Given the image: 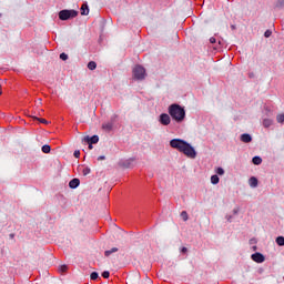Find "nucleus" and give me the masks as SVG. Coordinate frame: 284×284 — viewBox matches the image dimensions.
<instances>
[{"label":"nucleus","instance_id":"12","mask_svg":"<svg viewBox=\"0 0 284 284\" xmlns=\"http://www.w3.org/2000/svg\"><path fill=\"white\" fill-rule=\"evenodd\" d=\"M252 163H253L254 165H261V163H263V159H262L261 156H254V158L252 159Z\"/></svg>","mask_w":284,"mask_h":284},{"label":"nucleus","instance_id":"16","mask_svg":"<svg viewBox=\"0 0 284 284\" xmlns=\"http://www.w3.org/2000/svg\"><path fill=\"white\" fill-rule=\"evenodd\" d=\"M88 69H89V70H97V62L90 61V62L88 63Z\"/></svg>","mask_w":284,"mask_h":284},{"label":"nucleus","instance_id":"3","mask_svg":"<svg viewBox=\"0 0 284 284\" xmlns=\"http://www.w3.org/2000/svg\"><path fill=\"white\" fill-rule=\"evenodd\" d=\"M79 12L75 10H61L59 12V19L61 21H68V19H74V17H78Z\"/></svg>","mask_w":284,"mask_h":284},{"label":"nucleus","instance_id":"38","mask_svg":"<svg viewBox=\"0 0 284 284\" xmlns=\"http://www.w3.org/2000/svg\"><path fill=\"white\" fill-rule=\"evenodd\" d=\"M0 94H2V91H1V85H0Z\"/></svg>","mask_w":284,"mask_h":284},{"label":"nucleus","instance_id":"19","mask_svg":"<svg viewBox=\"0 0 284 284\" xmlns=\"http://www.w3.org/2000/svg\"><path fill=\"white\" fill-rule=\"evenodd\" d=\"M90 172H92V170L88 166H85L83 170H82V174L83 176H88V174H90Z\"/></svg>","mask_w":284,"mask_h":284},{"label":"nucleus","instance_id":"4","mask_svg":"<svg viewBox=\"0 0 284 284\" xmlns=\"http://www.w3.org/2000/svg\"><path fill=\"white\" fill-rule=\"evenodd\" d=\"M133 77L138 81H143V79H145V68L139 64L135 65L133 69Z\"/></svg>","mask_w":284,"mask_h":284},{"label":"nucleus","instance_id":"20","mask_svg":"<svg viewBox=\"0 0 284 284\" xmlns=\"http://www.w3.org/2000/svg\"><path fill=\"white\" fill-rule=\"evenodd\" d=\"M215 172L219 176H223V174H225V170H223V168H217Z\"/></svg>","mask_w":284,"mask_h":284},{"label":"nucleus","instance_id":"28","mask_svg":"<svg viewBox=\"0 0 284 284\" xmlns=\"http://www.w3.org/2000/svg\"><path fill=\"white\" fill-rule=\"evenodd\" d=\"M102 276H103V278H110V272L109 271H104L102 273Z\"/></svg>","mask_w":284,"mask_h":284},{"label":"nucleus","instance_id":"37","mask_svg":"<svg viewBox=\"0 0 284 284\" xmlns=\"http://www.w3.org/2000/svg\"><path fill=\"white\" fill-rule=\"evenodd\" d=\"M10 237H11V239H14V234H10Z\"/></svg>","mask_w":284,"mask_h":284},{"label":"nucleus","instance_id":"26","mask_svg":"<svg viewBox=\"0 0 284 284\" xmlns=\"http://www.w3.org/2000/svg\"><path fill=\"white\" fill-rule=\"evenodd\" d=\"M264 37H265L266 39H270V37H272V31L266 30V31L264 32Z\"/></svg>","mask_w":284,"mask_h":284},{"label":"nucleus","instance_id":"8","mask_svg":"<svg viewBox=\"0 0 284 284\" xmlns=\"http://www.w3.org/2000/svg\"><path fill=\"white\" fill-rule=\"evenodd\" d=\"M241 141L242 143H252V135H250L248 133H243L241 135Z\"/></svg>","mask_w":284,"mask_h":284},{"label":"nucleus","instance_id":"31","mask_svg":"<svg viewBox=\"0 0 284 284\" xmlns=\"http://www.w3.org/2000/svg\"><path fill=\"white\" fill-rule=\"evenodd\" d=\"M34 119H37L38 121H40V123H45V124H48V120H45V119H39V118H34Z\"/></svg>","mask_w":284,"mask_h":284},{"label":"nucleus","instance_id":"23","mask_svg":"<svg viewBox=\"0 0 284 284\" xmlns=\"http://www.w3.org/2000/svg\"><path fill=\"white\" fill-rule=\"evenodd\" d=\"M276 121L277 123H284V114H278Z\"/></svg>","mask_w":284,"mask_h":284},{"label":"nucleus","instance_id":"13","mask_svg":"<svg viewBox=\"0 0 284 284\" xmlns=\"http://www.w3.org/2000/svg\"><path fill=\"white\" fill-rule=\"evenodd\" d=\"M273 121L271 119H264L263 120V126L264 128H271Z\"/></svg>","mask_w":284,"mask_h":284},{"label":"nucleus","instance_id":"25","mask_svg":"<svg viewBox=\"0 0 284 284\" xmlns=\"http://www.w3.org/2000/svg\"><path fill=\"white\" fill-rule=\"evenodd\" d=\"M276 8H284V0H277Z\"/></svg>","mask_w":284,"mask_h":284},{"label":"nucleus","instance_id":"1","mask_svg":"<svg viewBox=\"0 0 284 284\" xmlns=\"http://www.w3.org/2000/svg\"><path fill=\"white\" fill-rule=\"evenodd\" d=\"M171 148H174V150H179V152H183L185 156L189 159H196V150L190 143L185 142L181 139H173L170 141Z\"/></svg>","mask_w":284,"mask_h":284},{"label":"nucleus","instance_id":"17","mask_svg":"<svg viewBox=\"0 0 284 284\" xmlns=\"http://www.w3.org/2000/svg\"><path fill=\"white\" fill-rule=\"evenodd\" d=\"M275 242L277 243V245L283 247V245H284V237L283 236H278V237H276Z\"/></svg>","mask_w":284,"mask_h":284},{"label":"nucleus","instance_id":"22","mask_svg":"<svg viewBox=\"0 0 284 284\" xmlns=\"http://www.w3.org/2000/svg\"><path fill=\"white\" fill-rule=\"evenodd\" d=\"M103 130H112V123H104L102 124Z\"/></svg>","mask_w":284,"mask_h":284},{"label":"nucleus","instance_id":"15","mask_svg":"<svg viewBox=\"0 0 284 284\" xmlns=\"http://www.w3.org/2000/svg\"><path fill=\"white\" fill-rule=\"evenodd\" d=\"M114 252H119V248L113 247V248H111V250H109V251H105V252H104V255H105V256H110L111 254H114Z\"/></svg>","mask_w":284,"mask_h":284},{"label":"nucleus","instance_id":"30","mask_svg":"<svg viewBox=\"0 0 284 284\" xmlns=\"http://www.w3.org/2000/svg\"><path fill=\"white\" fill-rule=\"evenodd\" d=\"M59 270L60 272H68V265H61Z\"/></svg>","mask_w":284,"mask_h":284},{"label":"nucleus","instance_id":"32","mask_svg":"<svg viewBox=\"0 0 284 284\" xmlns=\"http://www.w3.org/2000/svg\"><path fill=\"white\" fill-rule=\"evenodd\" d=\"M181 252H182L183 254H187V247H185V246L182 247V248H181Z\"/></svg>","mask_w":284,"mask_h":284},{"label":"nucleus","instance_id":"34","mask_svg":"<svg viewBox=\"0 0 284 284\" xmlns=\"http://www.w3.org/2000/svg\"><path fill=\"white\" fill-rule=\"evenodd\" d=\"M98 161H105V156H104V155H100V156L98 158Z\"/></svg>","mask_w":284,"mask_h":284},{"label":"nucleus","instance_id":"7","mask_svg":"<svg viewBox=\"0 0 284 284\" xmlns=\"http://www.w3.org/2000/svg\"><path fill=\"white\" fill-rule=\"evenodd\" d=\"M79 185H81V181L79 179H72L69 182V187H71V190H77V187H79Z\"/></svg>","mask_w":284,"mask_h":284},{"label":"nucleus","instance_id":"33","mask_svg":"<svg viewBox=\"0 0 284 284\" xmlns=\"http://www.w3.org/2000/svg\"><path fill=\"white\" fill-rule=\"evenodd\" d=\"M210 43H216V38L214 37L210 38Z\"/></svg>","mask_w":284,"mask_h":284},{"label":"nucleus","instance_id":"6","mask_svg":"<svg viewBox=\"0 0 284 284\" xmlns=\"http://www.w3.org/2000/svg\"><path fill=\"white\" fill-rule=\"evenodd\" d=\"M251 258L255 263H264L265 262V256L262 253H254V254H252Z\"/></svg>","mask_w":284,"mask_h":284},{"label":"nucleus","instance_id":"27","mask_svg":"<svg viewBox=\"0 0 284 284\" xmlns=\"http://www.w3.org/2000/svg\"><path fill=\"white\" fill-rule=\"evenodd\" d=\"M60 59H61L62 61H68V54H67V53H61V54H60Z\"/></svg>","mask_w":284,"mask_h":284},{"label":"nucleus","instance_id":"18","mask_svg":"<svg viewBox=\"0 0 284 284\" xmlns=\"http://www.w3.org/2000/svg\"><path fill=\"white\" fill-rule=\"evenodd\" d=\"M50 150H51V148H50V145H48V144H44V145L42 146V152H43L44 154H50Z\"/></svg>","mask_w":284,"mask_h":284},{"label":"nucleus","instance_id":"39","mask_svg":"<svg viewBox=\"0 0 284 284\" xmlns=\"http://www.w3.org/2000/svg\"><path fill=\"white\" fill-rule=\"evenodd\" d=\"M38 103H41V99L38 100Z\"/></svg>","mask_w":284,"mask_h":284},{"label":"nucleus","instance_id":"24","mask_svg":"<svg viewBox=\"0 0 284 284\" xmlns=\"http://www.w3.org/2000/svg\"><path fill=\"white\" fill-rule=\"evenodd\" d=\"M181 217L183 219V221H187V219H189L187 212L186 211H182Z\"/></svg>","mask_w":284,"mask_h":284},{"label":"nucleus","instance_id":"35","mask_svg":"<svg viewBox=\"0 0 284 284\" xmlns=\"http://www.w3.org/2000/svg\"><path fill=\"white\" fill-rule=\"evenodd\" d=\"M92 148H93L92 143H89V150H92Z\"/></svg>","mask_w":284,"mask_h":284},{"label":"nucleus","instance_id":"10","mask_svg":"<svg viewBox=\"0 0 284 284\" xmlns=\"http://www.w3.org/2000/svg\"><path fill=\"white\" fill-rule=\"evenodd\" d=\"M248 185L251 187H258V179H256L255 176H252L250 180H248Z\"/></svg>","mask_w":284,"mask_h":284},{"label":"nucleus","instance_id":"29","mask_svg":"<svg viewBox=\"0 0 284 284\" xmlns=\"http://www.w3.org/2000/svg\"><path fill=\"white\" fill-rule=\"evenodd\" d=\"M73 156L75 159H79V156H81V151H79V150L74 151Z\"/></svg>","mask_w":284,"mask_h":284},{"label":"nucleus","instance_id":"2","mask_svg":"<svg viewBox=\"0 0 284 284\" xmlns=\"http://www.w3.org/2000/svg\"><path fill=\"white\" fill-rule=\"evenodd\" d=\"M169 114L175 123H183L185 121V109L180 104H171L169 106Z\"/></svg>","mask_w":284,"mask_h":284},{"label":"nucleus","instance_id":"5","mask_svg":"<svg viewBox=\"0 0 284 284\" xmlns=\"http://www.w3.org/2000/svg\"><path fill=\"white\" fill-rule=\"evenodd\" d=\"M159 121H160L161 125H170V123H172V119L170 118V115L168 113L160 114Z\"/></svg>","mask_w":284,"mask_h":284},{"label":"nucleus","instance_id":"21","mask_svg":"<svg viewBox=\"0 0 284 284\" xmlns=\"http://www.w3.org/2000/svg\"><path fill=\"white\" fill-rule=\"evenodd\" d=\"M91 281H97V278H99V273L97 272H92L90 275Z\"/></svg>","mask_w":284,"mask_h":284},{"label":"nucleus","instance_id":"11","mask_svg":"<svg viewBox=\"0 0 284 284\" xmlns=\"http://www.w3.org/2000/svg\"><path fill=\"white\" fill-rule=\"evenodd\" d=\"M90 13V9L88 8V4H82L81 7V14L88 16Z\"/></svg>","mask_w":284,"mask_h":284},{"label":"nucleus","instance_id":"9","mask_svg":"<svg viewBox=\"0 0 284 284\" xmlns=\"http://www.w3.org/2000/svg\"><path fill=\"white\" fill-rule=\"evenodd\" d=\"M84 141L87 142V143H91V144H94V143H97L98 141H99V135H93V136H87V138H84Z\"/></svg>","mask_w":284,"mask_h":284},{"label":"nucleus","instance_id":"14","mask_svg":"<svg viewBox=\"0 0 284 284\" xmlns=\"http://www.w3.org/2000/svg\"><path fill=\"white\" fill-rule=\"evenodd\" d=\"M219 181H220L219 175H212L211 176V183L213 185H219Z\"/></svg>","mask_w":284,"mask_h":284},{"label":"nucleus","instance_id":"36","mask_svg":"<svg viewBox=\"0 0 284 284\" xmlns=\"http://www.w3.org/2000/svg\"><path fill=\"white\" fill-rule=\"evenodd\" d=\"M233 212H234V214H237V213H239V211H237V210H234Z\"/></svg>","mask_w":284,"mask_h":284}]
</instances>
